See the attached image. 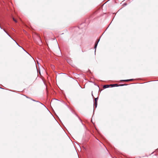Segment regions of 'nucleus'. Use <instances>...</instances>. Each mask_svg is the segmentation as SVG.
<instances>
[{
	"instance_id": "423d86ee",
	"label": "nucleus",
	"mask_w": 158,
	"mask_h": 158,
	"mask_svg": "<svg viewBox=\"0 0 158 158\" xmlns=\"http://www.w3.org/2000/svg\"><path fill=\"white\" fill-rule=\"evenodd\" d=\"M51 67L52 69H53L54 68V66L53 65H51Z\"/></svg>"
},
{
	"instance_id": "f257e3e1",
	"label": "nucleus",
	"mask_w": 158,
	"mask_h": 158,
	"mask_svg": "<svg viewBox=\"0 0 158 158\" xmlns=\"http://www.w3.org/2000/svg\"><path fill=\"white\" fill-rule=\"evenodd\" d=\"M111 85L112 86H117V84H114V85H105L103 87L104 88H107L109 87V86Z\"/></svg>"
},
{
	"instance_id": "1a4fd4ad",
	"label": "nucleus",
	"mask_w": 158,
	"mask_h": 158,
	"mask_svg": "<svg viewBox=\"0 0 158 158\" xmlns=\"http://www.w3.org/2000/svg\"><path fill=\"white\" fill-rule=\"evenodd\" d=\"M15 42L16 43V44H17V45H18V43H16V41H15Z\"/></svg>"
},
{
	"instance_id": "f03ea898",
	"label": "nucleus",
	"mask_w": 158,
	"mask_h": 158,
	"mask_svg": "<svg viewBox=\"0 0 158 158\" xmlns=\"http://www.w3.org/2000/svg\"><path fill=\"white\" fill-rule=\"evenodd\" d=\"M99 41V40L98 39L96 41V43H95V47H94V48H96L97 45V44H98V43Z\"/></svg>"
},
{
	"instance_id": "39448f33",
	"label": "nucleus",
	"mask_w": 158,
	"mask_h": 158,
	"mask_svg": "<svg viewBox=\"0 0 158 158\" xmlns=\"http://www.w3.org/2000/svg\"><path fill=\"white\" fill-rule=\"evenodd\" d=\"M13 19L15 22L16 23H17V20L15 19L14 18H13Z\"/></svg>"
},
{
	"instance_id": "f8f14e48",
	"label": "nucleus",
	"mask_w": 158,
	"mask_h": 158,
	"mask_svg": "<svg viewBox=\"0 0 158 158\" xmlns=\"http://www.w3.org/2000/svg\"><path fill=\"white\" fill-rule=\"evenodd\" d=\"M15 42L16 43V44H17V45H18V43H16V41H15Z\"/></svg>"
},
{
	"instance_id": "20e7f679",
	"label": "nucleus",
	"mask_w": 158,
	"mask_h": 158,
	"mask_svg": "<svg viewBox=\"0 0 158 158\" xmlns=\"http://www.w3.org/2000/svg\"><path fill=\"white\" fill-rule=\"evenodd\" d=\"M132 80V79H128V80H122V81H130Z\"/></svg>"
},
{
	"instance_id": "6e6552de",
	"label": "nucleus",
	"mask_w": 158,
	"mask_h": 158,
	"mask_svg": "<svg viewBox=\"0 0 158 158\" xmlns=\"http://www.w3.org/2000/svg\"><path fill=\"white\" fill-rule=\"evenodd\" d=\"M15 42L16 43V44H17V45H18V43H16V41H15Z\"/></svg>"
},
{
	"instance_id": "9d476101",
	"label": "nucleus",
	"mask_w": 158,
	"mask_h": 158,
	"mask_svg": "<svg viewBox=\"0 0 158 158\" xmlns=\"http://www.w3.org/2000/svg\"><path fill=\"white\" fill-rule=\"evenodd\" d=\"M15 42L16 43V44H17V45H18V43H16V41H15Z\"/></svg>"
},
{
	"instance_id": "9b49d317",
	"label": "nucleus",
	"mask_w": 158,
	"mask_h": 158,
	"mask_svg": "<svg viewBox=\"0 0 158 158\" xmlns=\"http://www.w3.org/2000/svg\"><path fill=\"white\" fill-rule=\"evenodd\" d=\"M15 42L16 43V44H17V45H18V43H16V41H15Z\"/></svg>"
},
{
	"instance_id": "7ed1b4c3",
	"label": "nucleus",
	"mask_w": 158,
	"mask_h": 158,
	"mask_svg": "<svg viewBox=\"0 0 158 158\" xmlns=\"http://www.w3.org/2000/svg\"><path fill=\"white\" fill-rule=\"evenodd\" d=\"M98 98H96L94 99L95 101V106L96 107L97 105V101Z\"/></svg>"
},
{
	"instance_id": "0eeeda50",
	"label": "nucleus",
	"mask_w": 158,
	"mask_h": 158,
	"mask_svg": "<svg viewBox=\"0 0 158 158\" xmlns=\"http://www.w3.org/2000/svg\"><path fill=\"white\" fill-rule=\"evenodd\" d=\"M15 42L16 43V44H17V45H18V43H16V41H15Z\"/></svg>"
}]
</instances>
